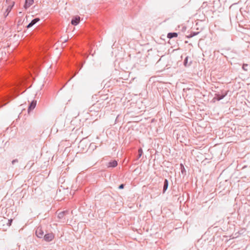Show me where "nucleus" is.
I'll return each mask as SVG.
<instances>
[{
    "instance_id": "18",
    "label": "nucleus",
    "mask_w": 250,
    "mask_h": 250,
    "mask_svg": "<svg viewBox=\"0 0 250 250\" xmlns=\"http://www.w3.org/2000/svg\"><path fill=\"white\" fill-rule=\"evenodd\" d=\"M143 153V149L140 148L138 149V158H140Z\"/></svg>"
},
{
    "instance_id": "3",
    "label": "nucleus",
    "mask_w": 250,
    "mask_h": 250,
    "mask_svg": "<svg viewBox=\"0 0 250 250\" xmlns=\"http://www.w3.org/2000/svg\"><path fill=\"white\" fill-rule=\"evenodd\" d=\"M102 109V107L101 106L100 104L99 103V101L98 100L96 103L94 104L90 107L89 110L91 112H98L100 111Z\"/></svg>"
},
{
    "instance_id": "9",
    "label": "nucleus",
    "mask_w": 250,
    "mask_h": 250,
    "mask_svg": "<svg viewBox=\"0 0 250 250\" xmlns=\"http://www.w3.org/2000/svg\"><path fill=\"white\" fill-rule=\"evenodd\" d=\"M14 3H15V2L14 1H12V2L9 3V5L7 7V8L6 9V12H5V13H7L6 15V16H7L8 15L9 13L12 10L13 6L14 5Z\"/></svg>"
},
{
    "instance_id": "12",
    "label": "nucleus",
    "mask_w": 250,
    "mask_h": 250,
    "mask_svg": "<svg viewBox=\"0 0 250 250\" xmlns=\"http://www.w3.org/2000/svg\"><path fill=\"white\" fill-rule=\"evenodd\" d=\"M168 186V182L167 179H165L164 181V187H163V193H165V191L167 190Z\"/></svg>"
},
{
    "instance_id": "23",
    "label": "nucleus",
    "mask_w": 250,
    "mask_h": 250,
    "mask_svg": "<svg viewBox=\"0 0 250 250\" xmlns=\"http://www.w3.org/2000/svg\"><path fill=\"white\" fill-rule=\"evenodd\" d=\"M248 66V64H244L243 65V68L245 70H247L248 69L246 68V67H247Z\"/></svg>"
},
{
    "instance_id": "17",
    "label": "nucleus",
    "mask_w": 250,
    "mask_h": 250,
    "mask_svg": "<svg viewBox=\"0 0 250 250\" xmlns=\"http://www.w3.org/2000/svg\"><path fill=\"white\" fill-rule=\"evenodd\" d=\"M188 57H187L184 61V64L185 66H188L190 64L191 62L188 63Z\"/></svg>"
},
{
    "instance_id": "10",
    "label": "nucleus",
    "mask_w": 250,
    "mask_h": 250,
    "mask_svg": "<svg viewBox=\"0 0 250 250\" xmlns=\"http://www.w3.org/2000/svg\"><path fill=\"white\" fill-rule=\"evenodd\" d=\"M118 165L117 161L116 160H113L109 162L108 163L107 167H116Z\"/></svg>"
},
{
    "instance_id": "5",
    "label": "nucleus",
    "mask_w": 250,
    "mask_h": 250,
    "mask_svg": "<svg viewBox=\"0 0 250 250\" xmlns=\"http://www.w3.org/2000/svg\"><path fill=\"white\" fill-rule=\"evenodd\" d=\"M36 234L39 238H42L43 235V231L41 228L38 227L36 230Z\"/></svg>"
},
{
    "instance_id": "26",
    "label": "nucleus",
    "mask_w": 250,
    "mask_h": 250,
    "mask_svg": "<svg viewBox=\"0 0 250 250\" xmlns=\"http://www.w3.org/2000/svg\"><path fill=\"white\" fill-rule=\"evenodd\" d=\"M10 1V0H6V2H8Z\"/></svg>"
},
{
    "instance_id": "14",
    "label": "nucleus",
    "mask_w": 250,
    "mask_h": 250,
    "mask_svg": "<svg viewBox=\"0 0 250 250\" xmlns=\"http://www.w3.org/2000/svg\"><path fill=\"white\" fill-rule=\"evenodd\" d=\"M68 212L67 210L61 211L58 214V217L60 219L62 218Z\"/></svg>"
},
{
    "instance_id": "8",
    "label": "nucleus",
    "mask_w": 250,
    "mask_h": 250,
    "mask_svg": "<svg viewBox=\"0 0 250 250\" xmlns=\"http://www.w3.org/2000/svg\"><path fill=\"white\" fill-rule=\"evenodd\" d=\"M80 17L78 16L73 18L71 21V24L74 25H77L80 22Z\"/></svg>"
},
{
    "instance_id": "22",
    "label": "nucleus",
    "mask_w": 250,
    "mask_h": 250,
    "mask_svg": "<svg viewBox=\"0 0 250 250\" xmlns=\"http://www.w3.org/2000/svg\"><path fill=\"white\" fill-rule=\"evenodd\" d=\"M248 66V64H244L243 65V68L245 70H247L248 69L246 68V67H247Z\"/></svg>"
},
{
    "instance_id": "13",
    "label": "nucleus",
    "mask_w": 250,
    "mask_h": 250,
    "mask_svg": "<svg viewBox=\"0 0 250 250\" xmlns=\"http://www.w3.org/2000/svg\"><path fill=\"white\" fill-rule=\"evenodd\" d=\"M177 36H178V34L175 32L169 33L167 36V38H169V39H171V38H173L174 37H177Z\"/></svg>"
},
{
    "instance_id": "4",
    "label": "nucleus",
    "mask_w": 250,
    "mask_h": 250,
    "mask_svg": "<svg viewBox=\"0 0 250 250\" xmlns=\"http://www.w3.org/2000/svg\"><path fill=\"white\" fill-rule=\"evenodd\" d=\"M55 238V235L52 232L47 233L43 237L44 240L47 242L52 241Z\"/></svg>"
},
{
    "instance_id": "24",
    "label": "nucleus",
    "mask_w": 250,
    "mask_h": 250,
    "mask_svg": "<svg viewBox=\"0 0 250 250\" xmlns=\"http://www.w3.org/2000/svg\"><path fill=\"white\" fill-rule=\"evenodd\" d=\"M124 188V184H121V185H120V186L119 187V189H123Z\"/></svg>"
},
{
    "instance_id": "19",
    "label": "nucleus",
    "mask_w": 250,
    "mask_h": 250,
    "mask_svg": "<svg viewBox=\"0 0 250 250\" xmlns=\"http://www.w3.org/2000/svg\"><path fill=\"white\" fill-rule=\"evenodd\" d=\"M17 89L16 88H14L12 89L10 93V97H12L13 95L16 92Z\"/></svg>"
},
{
    "instance_id": "11",
    "label": "nucleus",
    "mask_w": 250,
    "mask_h": 250,
    "mask_svg": "<svg viewBox=\"0 0 250 250\" xmlns=\"http://www.w3.org/2000/svg\"><path fill=\"white\" fill-rule=\"evenodd\" d=\"M34 0H26L25 4H24V7L26 9L28 7H29L31 5H32L33 3Z\"/></svg>"
},
{
    "instance_id": "25",
    "label": "nucleus",
    "mask_w": 250,
    "mask_h": 250,
    "mask_svg": "<svg viewBox=\"0 0 250 250\" xmlns=\"http://www.w3.org/2000/svg\"><path fill=\"white\" fill-rule=\"evenodd\" d=\"M63 41V43L66 42H67L66 39H64Z\"/></svg>"
},
{
    "instance_id": "20",
    "label": "nucleus",
    "mask_w": 250,
    "mask_h": 250,
    "mask_svg": "<svg viewBox=\"0 0 250 250\" xmlns=\"http://www.w3.org/2000/svg\"><path fill=\"white\" fill-rule=\"evenodd\" d=\"M181 168V172L182 173H183L184 171L185 170V168L183 164L180 165Z\"/></svg>"
},
{
    "instance_id": "1",
    "label": "nucleus",
    "mask_w": 250,
    "mask_h": 250,
    "mask_svg": "<svg viewBox=\"0 0 250 250\" xmlns=\"http://www.w3.org/2000/svg\"><path fill=\"white\" fill-rule=\"evenodd\" d=\"M98 101L103 108L104 107H107L109 105L111 99L107 94H104L100 96Z\"/></svg>"
},
{
    "instance_id": "7",
    "label": "nucleus",
    "mask_w": 250,
    "mask_h": 250,
    "mask_svg": "<svg viewBox=\"0 0 250 250\" xmlns=\"http://www.w3.org/2000/svg\"><path fill=\"white\" fill-rule=\"evenodd\" d=\"M37 104V101L35 100L33 101L30 104L28 111V112H29L31 110L34 109L35 107H36Z\"/></svg>"
},
{
    "instance_id": "21",
    "label": "nucleus",
    "mask_w": 250,
    "mask_h": 250,
    "mask_svg": "<svg viewBox=\"0 0 250 250\" xmlns=\"http://www.w3.org/2000/svg\"><path fill=\"white\" fill-rule=\"evenodd\" d=\"M18 160L16 159L15 160H13L12 161V164L13 165H14L15 163H18Z\"/></svg>"
},
{
    "instance_id": "6",
    "label": "nucleus",
    "mask_w": 250,
    "mask_h": 250,
    "mask_svg": "<svg viewBox=\"0 0 250 250\" xmlns=\"http://www.w3.org/2000/svg\"><path fill=\"white\" fill-rule=\"evenodd\" d=\"M40 19L38 18H36L33 19L26 26L27 28L31 27L33 25L36 24L37 22L40 21Z\"/></svg>"
},
{
    "instance_id": "2",
    "label": "nucleus",
    "mask_w": 250,
    "mask_h": 250,
    "mask_svg": "<svg viewBox=\"0 0 250 250\" xmlns=\"http://www.w3.org/2000/svg\"><path fill=\"white\" fill-rule=\"evenodd\" d=\"M12 222V219H8L7 220L4 219V220H2L0 223V229H3V230H5L7 229V227H9L11 225Z\"/></svg>"
},
{
    "instance_id": "15",
    "label": "nucleus",
    "mask_w": 250,
    "mask_h": 250,
    "mask_svg": "<svg viewBox=\"0 0 250 250\" xmlns=\"http://www.w3.org/2000/svg\"><path fill=\"white\" fill-rule=\"evenodd\" d=\"M225 95H220L219 94H216L214 98L216 99L218 101H219L224 98Z\"/></svg>"
},
{
    "instance_id": "16",
    "label": "nucleus",
    "mask_w": 250,
    "mask_h": 250,
    "mask_svg": "<svg viewBox=\"0 0 250 250\" xmlns=\"http://www.w3.org/2000/svg\"><path fill=\"white\" fill-rule=\"evenodd\" d=\"M199 33V32H191L190 33V34L187 36V37L188 38H192L193 36L197 35Z\"/></svg>"
}]
</instances>
